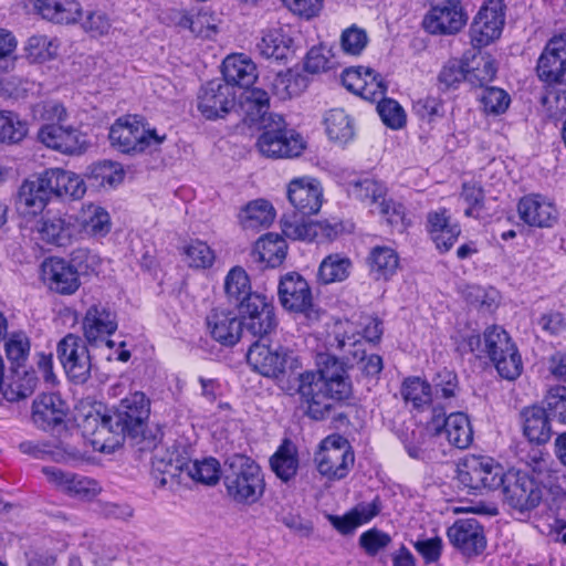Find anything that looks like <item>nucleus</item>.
Returning <instances> with one entry per match:
<instances>
[{"mask_svg":"<svg viewBox=\"0 0 566 566\" xmlns=\"http://www.w3.org/2000/svg\"><path fill=\"white\" fill-rule=\"evenodd\" d=\"M77 221L80 233L84 231L93 237H105L111 231L109 213L103 207L93 203L83 208Z\"/></svg>","mask_w":566,"mask_h":566,"instance_id":"45","label":"nucleus"},{"mask_svg":"<svg viewBox=\"0 0 566 566\" xmlns=\"http://www.w3.org/2000/svg\"><path fill=\"white\" fill-rule=\"evenodd\" d=\"M117 327L116 312L101 303L92 304L82 319L84 340L91 347L103 345L111 349L115 347V342L109 337L117 331Z\"/></svg>","mask_w":566,"mask_h":566,"instance_id":"18","label":"nucleus"},{"mask_svg":"<svg viewBox=\"0 0 566 566\" xmlns=\"http://www.w3.org/2000/svg\"><path fill=\"white\" fill-rule=\"evenodd\" d=\"M87 345L86 340L73 333H69L57 343V358L74 384L83 385L91 377L93 365Z\"/></svg>","mask_w":566,"mask_h":566,"instance_id":"13","label":"nucleus"},{"mask_svg":"<svg viewBox=\"0 0 566 566\" xmlns=\"http://www.w3.org/2000/svg\"><path fill=\"white\" fill-rule=\"evenodd\" d=\"M503 0H488L470 24L469 36L473 49L481 50L500 39L505 24Z\"/></svg>","mask_w":566,"mask_h":566,"instance_id":"11","label":"nucleus"},{"mask_svg":"<svg viewBox=\"0 0 566 566\" xmlns=\"http://www.w3.org/2000/svg\"><path fill=\"white\" fill-rule=\"evenodd\" d=\"M367 262L376 280L387 281L396 273L399 258L394 249L377 245L370 250Z\"/></svg>","mask_w":566,"mask_h":566,"instance_id":"44","label":"nucleus"},{"mask_svg":"<svg viewBox=\"0 0 566 566\" xmlns=\"http://www.w3.org/2000/svg\"><path fill=\"white\" fill-rule=\"evenodd\" d=\"M186 471L197 482L206 485H214L222 479V468L216 458H207L202 461H191L181 454L177 448L157 450L151 458V475L159 481L160 486L177 478Z\"/></svg>","mask_w":566,"mask_h":566,"instance_id":"5","label":"nucleus"},{"mask_svg":"<svg viewBox=\"0 0 566 566\" xmlns=\"http://www.w3.org/2000/svg\"><path fill=\"white\" fill-rule=\"evenodd\" d=\"M426 230L441 253L450 251L461 234L459 222L451 220L447 208H439L427 213Z\"/></svg>","mask_w":566,"mask_h":566,"instance_id":"31","label":"nucleus"},{"mask_svg":"<svg viewBox=\"0 0 566 566\" xmlns=\"http://www.w3.org/2000/svg\"><path fill=\"white\" fill-rule=\"evenodd\" d=\"M27 134V122L20 119L19 115L13 112L0 111V143L18 144Z\"/></svg>","mask_w":566,"mask_h":566,"instance_id":"52","label":"nucleus"},{"mask_svg":"<svg viewBox=\"0 0 566 566\" xmlns=\"http://www.w3.org/2000/svg\"><path fill=\"white\" fill-rule=\"evenodd\" d=\"M281 389L289 396L298 395L303 416L314 421L327 419L334 409L333 402H347L353 398L348 366L331 354L318 355L317 370L297 373L294 380H287Z\"/></svg>","mask_w":566,"mask_h":566,"instance_id":"1","label":"nucleus"},{"mask_svg":"<svg viewBox=\"0 0 566 566\" xmlns=\"http://www.w3.org/2000/svg\"><path fill=\"white\" fill-rule=\"evenodd\" d=\"M165 138V135L159 136L155 129L146 128L136 115L117 118L108 133L111 146L129 156L143 154L151 146L160 145Z\"/></svg>","mask_w":566,"mask_h":566,"instance_id":"8","label":"nucleus"},{"mask_svg":"<svg viewBox=\"0 0 566 566\" xmlns=\"http://www.w3.org/2000/svg\"><path fill=\"white\" fill-rule=\"evenodd\" d=\"M149 415V398L142 391H135L122 399L119 405L108 413L87 415L83 427L86 432H90L92 428V434L102 431L120 434L140 443V450L154 449L156 452L163 450V448H158L163 433L158 430L155 434H146Z\"/></svg>","mask_w":566,"mask_h":566,"instance_id":"2","label":"nucleus"},{"mask_svg":"<svg viewBox=\"0 0 566 566\" xmlns=\"http://www.w3.org/2000/svg\"><path fill=\"white\" fill-rule=\"evenodd\" d=\"M277 294L282 306L295 313H303L308 319L317 321L319 312L314 307L311 286L297 272H289L280 280Z\"/></svg>","mask_w":566,"mask_h":566,"instance_id":"17","label":"nucleus"},{"mask_svg":"<svg viewBox=\"0 0 566 566\" xmlns=\"http://www.w3.org/2000/svg\"><path fill=\"white\" fill-rule=\"evenodd\" d=\"M460 198L467 205L464 216L479 219L482 210L485 208V192L483 187L476 182H463Z\"/></svg>","mask_w":566,"mask_h":566,"instance_id":"58","label":"nucleus"},{"mask_svg":"<svg viewBox=\"0 0 566 566\" xmlns=\"http://www.w3.org/2000/svg\"><path fill=\"white\" fill-rule=\"evenodd\" d=\"M478 359H489L499 376L515 380L523 373V360L511 335L499 325H490L481 335Z\"/></svg>","mask_w":566,"mask_h":566,"instance_id":"7","label":"nucleus"},{"mask_svg":"<svg viewBox=\"0 0 566 566\" xmlns=\"http://www.w3.org/2000/svg\"><path fill=\"white\" fill-rule=\"evenodd\" d=\"M381 97L377 104V112L381 122L391 129L405 127L407 115L403 107L394 98Z\"/></svg>","mask_w":566,"mask_h":566,"instance_id":"59","label":"nucleus"},{"mask_svg":"<svg viewBox=\"0 0 566 566\" xmlns=\"http://www.w3.org/2000/svg\"><path fill=\"white\" fill-rule=\"evenodd\" d=\"M222 483L227 496L240 505L258 503L265 492L261 465L243 453H233L226 458L222 467Z\"/></svg>","mask_w":566,"mask_h":566,"instance_id":"4","label":"nucleus"},{"mask_svg":"<svg viewBox=\"0 0 566 566\" xmlns=\"http://www.w3.org/2000/svg\"><path fill=\"white\" fill-rule=\"evenodd\" d=\"M328 138L340 145L350 142L355 136L353 118L343 108H333L324 117Z\"/></svg>","mask_w":566,"mask_h":566,"instance_id":"42","label":"nucleus"},{"mask_svg":"<svg viewBox=\"0 0 566 566\" xmlns=\"http://www.w3.org/2000/svg\"><path fill=\"white\" fill-rule=\"evenodd\" d=\"M428 430L437 437L444 433L448 442L458 449H467L473 442L471 421L469 416L461 411L446 416L442 409L434 408L428 421Z\"/></svg>","mask_w":566,"mask_h":566,"instance_id":"19","label":"nucleus"},{"mask_svg":"<svg viewBox=\"0 0 566 566\" xmlns=\"http://www.w3.org/2000/svg\"><path fill=\"white\" fill-rule=\"evenodd\" d=\"M243 327L253 336L264 338L277 326L272 298L263 293H245L237 304Z\"/></svg>","mask_w":566,"mask_h":566,"instance_id":"10","label":"nucleus"},{"mask_svg":"<svg viewBox=\"0 0 566 566\" xmlns=\"http://www.w3.org/2000/svg\"><path fill=\"white\" fill-rule=\"evenodd\" d=\"M27 57L33 63H43L54 59L57 54V44L46 35H32L25 45Z\"/></svg>","mask_w":566,"mask_h":566,"instance_id":"57","label":"nucleus"},{"mask_svg":"<svg viewBox=\"0 0 566 566\" xmlns=\"http://www.w3.org/2000/svg\"><path fill=\"white\" fill-rule=\"evenodd\" d=\"M256 50L265 59L287 62L294 57L296 45L290 31L280 27L264 31L256 43Z\"/></svg>","mask_w":566,"mask_h":566,"instance_id":"33","label":"nucleus"},{"mask_svg":"<svg viewBox=\"0 0 566 566\" xmlns=\"http://www.w3.org/2000/svg\"><path fill=\"white\" fill-rule=\"evenodd\" d=\"M386 186L370 178L354 179L347 182V192L350 197L360 200L378 203L386 196Z\"/></svg>","mask_w":566,"mask_h":566,"instance_id":"50","label":"nucleus"},{"mask_svg":"<svg viewBox=\"0 0 566 566\" xmlns=\"http://www.w3.org/2000/svg\"><path fill=\"white\" fill-rule=\"evenodd\" d=\"M520 219L533 228H553L558 221L556 206L539 193L523 196L517 202Z\"/></svg>","mask_w":566,"mask_h":566,"instance_id":"28","label":"nucleus"},{"mask_svg":"<svg viewBox=\"0 0 566 566\" xmlns=\"http://www.w3.org/2000/svg\"><path fill=\"white\" fill-rule=\"evenodd\" d=\"M240 98L241 108L253 122L262 118L270 108V96L262 88H247Z\"/></svg>","mask_w":566,"mask_h":566,"instance_id":"51","label":"nucleus"},{"mask_svg":"<svg viewBox=\"0 0 566 566\" xmlns=\"http://www.w3.org/2000/svg\"><path fill=\"white\" fill-rule=\"evenodd\" d=\"M256 147L268 158H294L302 155L306 143L300 133L287 127L282 116L275 115L259 135Z\"/></svg>","mask_w":566,"mask_h":566,"instance_id":"9","label":"nucleus"},{"mask_svg":"<svg viewBox=\"0 0 566 566\" xmlns=\"http://www.w3.org/2000/svg\"><path fill=\"white\" fill-rule=\"evenodd\" d=\"M222 82L237 88H250L258 80L255 63L244 54L228 55L222 62Z\"/></svg>","mask_w":566,"mask_h":566,"instance_id":"34","label":"nucleus"},{"mask_svg":"<svg viewBox=\"0 0 566 566\" xmlns=\"http://www.w3.org/2000/svg\"><path fill=\"white\" fill-rule=\"evenodd\" d=\"M349 258L338 253L329 254L323 259L317 270V282L327 285L345 281L352 271Z\"/></svg>","mask_w":566,"mask_h":566,"instance_id":"43","label":"nucleus"},{"mask_svg":"<svg viewBox=\"0 0 566 566\" xmlns=\"http://www.w3.org/2000/svg\"><path fill=\"white\" fill-rule=\"evenodd\" d=\"M480 102L488 115H501L509 108L511 97L504 90L489 86L483 90Z\"/></svg>","mask_w":566,"mask_h":566,"instance_id":"63","label":"nucleus"},{"mask_svg":"<svg viewBox=\"0 0 566 566\" xmlns=\"http://www.w3.org/2000/svg\"><path fill=\"white\" fill-rule=\"evenodd\" d=\"M224 291L228 298L235 305L240 303L245 293H253L250 279L242 268L235 266L229 271L224 280Z\"/></svg>","mask_w":566,"mask_h":566,"instance_id":"60","label":"nucleus"},{"mask_svg":"<svg viewBox=\"0 0 566 566\" xmlns=\"http://www.w3.org/2000/svg\"><path fill=\"white\" fill-rule=\"evenodd\" d=\"M434 437L428 430V423L421 430H413L410 436L402 439V444L407 454L418 461L430 460L429 440Z\"/></svg>","mask_w":566,"mask_h":566,"instance_id":"55","label":"nucleus"},{"mask_svg":"<svg viewBox=\"0 0 566 566\" xmlns=\"http://www.w3.org/2000/svg\"><path fill=\"white\" fill-rule=\"evenodd\" d=\"M237 90L214 78L201 85L197 95V108L208 120L224 118L237 105Z\"/></svg>","mask_w":566,"mask_h":566,"instance_id":"16","label":"nucleus"},{"mask_svg":"<svg viewBox=\"0 0 566 566\" xmlns=\"http://www.w3.org/2000/svg\"><path fill=\"white\" fill-rule=\"evenodd\" d=\"M323 190L315 179L296 178L287 186V199L295 209V226L305 223L304 218L315 214L322 207Z\"/></svg>","mask_w":566,"mask_h":566,"instance_id":"24","label":"nucleus"},{"mask_svg":"<svg viewBox=\"0 0 566 566\" xmlns=\"http://www.w3.org/2000/svg\"><path fill=\"white\" fill-rule=\"evenodd\" d=\"M342 82L348 91L368 101H375L377 96H384L387 92V84L381 74L366 66L345 70Z\"/></svg>","mask_w":566,"mask_h":566,"instance_id":"30","label":"nucleus"},{"mask_svg":"<svg viewBox=\"0 0 566 566\" xmlns=\"http://www.w3.org/2000/svg\"><path fill=\"white\" fill-rule=\"evenodd\" d=\"M335 66L332 49L324 44L312 46L304 57V70L311 74L327 72Z\"/></svg>","mask_w":566,"mask_h":566,"instance_id":"56","label":"nucleus"},{"mask_svg":"<svg viewBox=\"0 0 566 566\" xmlns=\"http://www.w3.org/2000/svg\"><path fill=\"white\" fill-rule=\"evenodd\" d=\"M42 472L51 484L71 497L91 501L102 490L97 481L56 467H43Z\"/></svg>","mask_w":566,"mask_h":566,"instance_id":"25","label":"nucleus"},{"mask_svg":"<svg viewBox=\"0 0 566 566\" xmlns=\"http://www.w3.org/2000/svg\"><path fill=\"white\" fill-rule=\"evenodd\" d=\"M308 86V78L298 71L289 69L285 72H279L274 80V87L282 90L284 97L300 95Z\"/></svg>","mask_w":566,"mask_h":566,"instance_id":"62","label":"nucleus"},{"mask_svg":"<svg viewBox=\"0 0 566 566\" xmlns=\"http://www.w3.org/2000/svg\"><path fill=\"white\" fill-rule=\"evenodd\" d=\"M432 394L441 399H450L458 396L460 382L458 374L454 370L442 368L437 371L432 378Z\"/></svg>","mask_w":566,"mask_h":566,"instance_id":"61","label":"nucleus"},{"mask_svg":"<svg viewBox=\"0 0 566 566\" xmlns=\"http://www.w3.org/2000/svg\"><path fill=\"white\" fill-rule=\"evenodd\" d=\"M482 455H469L458 468V480L470 494L483 493Z\"/></svg>","mask_w":566,"mask_h":566,"instance_id":"46","label":"nucleus"},{"mask_svg":"<svg viewBox=\"0 0 566 566\" xmlns=\"http://www.w3.org/2000/svg\"><path fill=\"white\" fill-rule=\"evenodd\" d=\"M497 73L496 62L494 57L489 54H481L479 60L475 61V55L472 59L468 55L465 65V82L474 88L489 87Z\"/></svg>","mask_w":566,"mask_h":566,"instance_id":"39","label":"nucleus"},{"mask_svg":"<svg viewBox=\"0 0 566 566\" xmlns=\"http://www.w3.org/2000/svg\"><path fill=\"white\" fill-rule=\"evenodd\" d=\"M36 230L42 241L56 247H67L80 235L77 218L48 211L38 222Z\"/></svg>","mask_w":566,"mask_h":566,"instance_id":"26","label":"nucleus"},{"mask_svg":"<svg viewBox=\"0 0 566 566\" xmlns=\"http://www.w3.org/2000/svg\"><path fill=\"white\" fill-rule=\"evenodd\" d=\"M17 378H13L12 381L8 385V387L3 390L4 397L10 401H18L20 399H24L30 397L39 382V378L33 369L27 370L20 375L14 374Z\"/></svg>","mask_w":566,"mask_h":566,"instance_id":"53","label":"nucleus"},{"mask_svg":"<svg viewBox=\"0 0 566 566\" xmlns=\"http://www.w3.org/2000/svg\"><path fill=\"white\" fill-rule=\"evenodd\" d=\"M239 222L244 229L269 227L275 218L273 206L265 199L247 203L238 214Z\"/></svg>","mask_w":566,"mask_h":566,"instance_id":"41","label":"nucleus"},{"mask_svg":"<svg viewBox=\"0 0 566 566\" xmlns=\"http://www.w3.org/2000/svg\"><path fill=\"white\" fill-rule=\"evenodd\" d=\"M86 192L82 177L62 168H48L19 188L17 210L23 218L41 214L52 200H78Z\"/></svg>","mask_w":566,"mask_h":566,"instance_id":"3","label":"nucleus"},{"mask_svg":"<svg viewBox=\"0 0 566 566\" xmlns=\"http://www.w3.org/2000/svg\"><path fill=\"white\" fill-rule=\"evenodd\" d=\"M298 453L296 446L289 438L283 439L276 451L270 458L271 470L284 483L294 480L298 470Z\"/></svg>","mask_w":566,"mask_h":566,"instance_id":"37","label":"nucleus"},{"mask_svg":"<svg viewBox=\"0 0 566 566\" xmlns=\"http://www.w3.org/2000/svg\"><path fill=\"white\" fill-rule=\"evenodd\" d=\"M1 343L10 373L18 374L24 369L31 352V339L28 334L22 329L13 331Z\"/></svg>","mask_w":566,"mask_h":566,"instance_id":"38","label":"nucleus"},{"mask_svg":"<svg viewBox=\"0 0 566 566\" xmlns=\"http://www.w3.org/2000/svg\"><path fill=\"white\" fill-rule=\"evenodd\" d=\"M85 176L93 187L114 188L123 182L125 170L122 164L117 161L103 160L92 164Z\"/></svg>","mask_w":566,"mask_h":566,"instance_id":"40","label":"nucleus"},{"mask_svg":"<svg viewBox=\"0 0 566 566\" xmlns=\"http://www.w3.org/2000/svg\"><path fill=\"white\" fill-rule=\"evenodd\" d=\"M315 461L322 475L329 480H342L353 468L355 453L346 439L331 436L322 442V451L315 457Z\"/></svg>","mask_w":566,"mask_h":566,"instance_id":"14","label":"nucleus"},{"mask_svg":"<svg viewBox=\"0 0 566 566\" xmlns=\"http://www.w3.org/2000/svg\"><path fill=\"white\" fill-rule=\"evenodd\" d=\"M182 254L187 264L192 269H210L216 260L214 251L207 242L199 239H191L185 244Z\"/></svg>","mask_w":566,"mask_h":566,"instance_id":"49","label":"nucleus"},{"mask_svg":"<svg viewBox=\"0 0 566 566\" xmlns=\"http://www.w3.org/2000/svg\"><path fill=\"white\" fill-rule=\"evenodd\" d=\"M344 230L342 222H329L328 220L301 223L295 226L294 233L300 239L313 240L314 238L322 235L328 240H334Z\"/></svg>","mask_w":566,"mask_h":566,"instance_id":"54","label":"nucleus"},{"mask_svg":"<svg viewBox=\"0 0 566 566\" xmlns=\"http://www.w3.org/2000/svg\"><path fill=\"white\" fill-rule=\"evenodd\" d=\"M41 271L48 287L60 295H72L81 286L76 270L63 258H46L42 262Z\"/></svg>","mask_w":566,"mask_h":566,"instance_id":"27","label":"nucleus"},{"mask_svg":"<svg viewBox=\"0 0 566 566\" xmlns=\"http://www.w3.org/2000/svg\"><path fill=\"white\" fill-rule=\"evenodd\" d=\"M467 60L468 52L460 60L450 59L442 65L437 76L438 90L441 93L455 91L460 87L461 83L465 82Z\"/></svg>","mask_w":566,"mask_h":566,"instance_id":"47","label":"nucleus"},{"mask_svg":"<svg viewBox=\"0 0 566 566\" xmlns=\"http://www.w3.org/2000/svg\"><path fill=\"white\" fill-rule=\"evenodd\" d=\"M536 74L546 85L563 83L566 74V40L560 33L545 44L537 60Z\"/></svg>","mask_w":566,"mask_h":566,"instance_id":"22","label":"nucleus"},{"mask_svg":"<svg viewBox=\"0 0 566 566\" xmlns=\"http://www.w3.org/2000/svg\"><path fill=\"white\" fill-rule=\"evenodd\" d=\"M468 14L459 0H442L424 15L422 25L434 35H452L459 33L467 24Z\"/></svg>","mask_w":566,"mask_h":566,"instance_id":"20","label":"nucleus"},{"mask_svg":"<svg viewBox=\"0 0 566 566\" xmlns=\"http://www.w3.org/2000/svg\"><path fill=\"white\" fill-rule=\"evenodd\" d=\"M29 2L44 20L56 24H73L82 17V7L76 0H29Z\"/></svg>","mask_w":566,"mask_h":566,"instance_id":"35","label":"nucleus"},{"mask_svg":"<svg viewBox=\"0 0 566 566\" xmlns=\"http://www.w3.org/2000/svg\"><path fill=\"white\" fill-rule=\"evenodd\" d=\"M518 418L523 436L530 443L543 446L551 440L553 419L546 407L536 403L526 406L520 411Z\"/></svg>","mask_w":566,"mask_h":566,"instance_id":"32","label":"nucleus"},{"mask_svg":"<svg viewBox=\"0 0 566 566\" xmlns=\"http://www.w3.org/2000/svg\"><path fill=\"white\" fill-rule=\"evenodd\" d=\"M447 536L450 544L467 557L479 556L486 547L483 526L473 517L457 520L448 527Z\"/></svg>","mask_w":566,"mask_h":566,"instance_id":"23","label":"nucleus"},{"mask_svg":"<svg viewBox=\"0 0 566 566\" xmlns=\"http://www.w3.org/2000/svg\"><path fill=\"white\" fill-rule=\"evenodd\" d=\"M400 394L406 402H410L418 410L429 406L432 401L431 384L417 376L403 380Z\"/></svg>","mask_w":566,"mask_h":566,"instance_id":"48","label":"nucleus"},{"mask_svg":"<svg viewBox=\"0 0 566 566\" xmlns=\"http://www.w3.org/2000/svg\"><path fill=\"white\" fill-rule=\"evenodd\" d=\"M70 408L59 394H41L32 403L31 419L34 426L54 436L69 430Z\"/></svg>","mask_w":566,"mask_h":566,"instance_id":"15","label":"nucleus"},{"mask_svg":"<svg viewBox=\"0 0 566 566\" xmlns=\"http://www.w3.org/2000/svg\"><path fill=\"white\" fill-rule=\"evenodd\" d=\"M286 252V241L280 234L270 232L254 243L251 255L266 268H277L284 262Z\"/></svg>","mask_w":566,"mask_h":566,"instance_id":"36","label":"nucleus"},{"mask_svg":"<svg viewBox=\"0 0 566 566\" xmlns=\"http://www.w3.org/2000/svg\"><path fill=\"white\" fill-rule=\"evenodd\" d=\"M38 140L48 148L71 156L83 154L88 146L86 135L78 128L59 123L42 125L38 132Z\"/></svg>","mask_w":566,"mask_h":566,"instance_id":"21","label":"nucleus"},{"mask_svg":"<svg viewBox=\"0 0 566 566\" xmlns=\"http://www.w3.org/2000/svg\"><path fill=\"white\" fill-rule=\"evenodd\" d=\"M207 329L213 340L233 347L242 337L243 325L239 316L227 308H212L206 317Z\"/></svg>","mask_w":566,"mask_h":566,"instance_id":"29","label":"nucleus"},{"mask_svg":"<svg viewBox=\"0 0 566 566\" xmlns=\"http://www.w3.org/2000/svg\"><path fill=\"white\" fill-rule=\"evenodd\" d=\"M543 403H545L552 419L566 423V386H555L548 390Z\"/></svg>","mask_w":566,"mask_h":566,"instance_id":"64","label":"nucleus"},{"mask_svg":"<svg viewBox=\"0 0 566 566\" xmlns=\"http://www.w3.org/2000/svg\"><path fill=\"white\" fill-rule=\"evenodd\" d=\"M502 491L507 505L522 514L535 510L543 500L541 483L533 475L521 470L507 471Z\"/></svg>","mask_w":566,"mask_h":566,"instance_id":"12","label":"nucleus"},{"mask_svg":"<svg viewBox=\"0 0 566 566\" xmlns=\"http://www.w3.org/2000/svg\"><path fill=\"white\" fill-rule=\"evenodd\" d=\"M261 339L254 342L247 353V361L252 369L276 380L280 387L287 380H294L302 371V363L294 350L279 344H264Z\"/></svg>","mask_w":566,"mask_h":566,"instance_id":"6","label":"nucleus"}]
</instances>
